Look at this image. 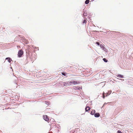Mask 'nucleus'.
<instances>
[{
    "label": "nucleus",
    "mask_w": 133,
    "mask_h": 133,
    "mask_svg": "<svg viewBox=\"0 0 133 133\" xmlns=\"http://www.w3.org/2000/svg\"><path fill=\"white\" fill-rule=\"evenodd\" d=\"M23 52L22 50H19L18 53V57H21L23 55Z\"/></svg>",
    "instance_id": "obj_1"
},
{
    "label": "nucleus",
    "mask_w": 133,
    "mask_h": 133,
    "mask_svg": "<svg viewBox=\"0 0 133 133\" xmlns=\"http://www.w3.org/2000/svg\"><path fill=\"white\" fill-rule=\"evenodd\" d=\"M70 83H71V84H73L74 85H76L78 83V81H70Z\"/></svg>",
    "instance_id": "obj_2"
},
{
    "label": "nucleus",
    "mask_w": 133,
    "mask_h": 133,
    "mask_svg": "<svg viewBox=\"0 0 133 133\" xmlns=\"http://www.w3.org/2000/svg\"><path fill=\"white\" fill-rule=\"evenodd\" d=\"M43 119L46 121H49V119L47 117V116L46 115H44L43 116Z\"/></svg>",
    "instance_id": "obj_3"
},
{
    "label": "nucleus",
    "mask_w": 133,
    "mask_h": 133,
    "mask_svg": "<svg viewBox=\"0 0 133 133\" xmlns=\"http://www.w3.org/2000/svg\"><path fill=\"white\" fill-rule=\"evenodd\" d=\"M94 116L96 117H99L100 116L99 114L98 113H96L94 114Z\"/></svg>",
    "instance_id": "obj_4"
},
{
    "label": "nucleus",
    "mask_w": 133,
    "mask_h": 133,
    "mask_svg": "<svg viewBox=\"0 0 133 133\" xmlns=\"http://www.w3.org/2000/svg\"><path fill=\"white\" fill-rule=\"evenodd\" d=\"M116 76L119 78H123L124 76L123 75H122L121 74H119L117 75H116Z\"/></svg>",
    "instance_id": "obj_5"
},
{
    "label": "nucleus",
    "mask_w": 133,
    "mask_h": 133,
    "mask_svg": "<svg viewBox=\"0 0 133 133\" xmlns=\"http://www.w3.org/2000/svg\"><path fill=\"white\" fill-rule=\"evenodd\" d=\"M90 109V107H86L85 108V110L86 111H87Z\"/></svg>",
    "instance_id": "obj_6"
},
{
    "label": "nucleus",
    "mask_w": 133,
    "mask_h": 133,
    "mask_svg": "<svg viewBox=\"0 0 133 133\" xmlns=\"http://www.w3.org/2000/svg\"><path fill=\"white\" fill-rule=\"evenodd\" d=\"M95 110H93L91 112V115H93L95 113Z\"/></svg>",
    "instance_id": "obj_7"
},
{
    "label": "nucleus",
    "mask_w": 133,
    "mask_h": 133,
    "mask_svg": "<svg viewBox=\"0 0 133 133\" xmlns=\"http://www.w3.org/2000/svg\"><path fill=\"white\" fill-rule=\"evenodd\" d=\"M8 60V61L9 63H10L11 61V59L9 57H7L6 58V60Z\"/></svg>",
    "instance_id": "obj_8"
},
{
    "label": "nucleus",
    "mask_w": 133,
    "mask_h": 133,
    "mask_svg": "<svg viewBox=\"0 0 133 133\" xmlns=\"http://www.w3.org/2000/svg\"><path fill=\"white\" fill-rule=\"evenodd\" d=\"M84 14H83V16H87V13L86 12H85V11H84Z\"/></svg>",
    "instance_id": "obj_9"
},
{
    "label": "nucleus",
    "mask_w": 133,
    "mask_h": 133,
    "mask_svg": "<svg viewBox=\"0 0 133 133\" xmlns=\"http://www.w3.org/2000/svg\"><path fill=\"white\" fill-rule=\"evenodd\" d=\"M89 0H86L85 2V3L86 4H88L89 3Z\"/></svg>",
    "instance_id": "obj_10"
},
{
    "label": "nucleus",
    "mask_w": 133,
    "mask_h": 133,
    "mask_svg": "<svg viewBox=\"0 0 133 133\" xmlns=\"http://www.w3.org/2000/svg\"><path fill=\"white\" fill-rule=\"evenodd\" d=\"M67 84L69 86L71 85V83H70V81H68L67 82Z\"/></svg>",
    "instance_id": "obj_11"
},
{
    "label": "nucleus",
    "mask_w": 133,
    "mask_h": 133,
    "mask_svg": "<svg viewBox=\"0 0 133 133\" xmlns=\"http://www.w3.org/2000/svg\"><path fill=\"white\" fill-rule=\"evenodd\" d=\"M103 60L105 62H108V60L105 58H103Z\"/></svg>",
    "instance_id": "obj_12"
},
{
    "label": "nucleus",
    "mask_w": 133,
    "mask_h": 133,
    "mask_svg": "<svg viewBox=\"0 0 133 133\" xmlns=\"http://www.w3.org/2000/svg\"><path fill=\"white\" fill-rule=\"evenodd\" d=\"M76 88H75V89H78V90H80V89H81V88L80 87H76Z\"/></svg>",
    "instance_id": "obj_13"
},
{
    "label": "nucleus",
    "mask_w": 133,
    "mask_h": 133,
    "mask_svg": "<svg viewBox=\"0 0 133 133\" xmlns=\"http://www.w3.org/2000/svg\"><path fill=\"white\" fill-rule=\"evenodd\" d=\"M100 46L101 48H102L103 49L104 47L101 44L100 45Z\"/></svg>",
    "instance_id": "obj_14"
},
{
    "label": "nucleus",
    "mask_w": 133,
    "mask_h": 133,
    "mask_svg": "<svg viewBox=\"0 0 133 133\" xmlns=\"http://www.w3.org/2000/svg\"><path fill=\"white\" fill-rule=\"evenodd\" d=\"M62 74L63 75V76H66V74L65 73H64V72H62Z\"/></svg>",
    "instance_id": "obj_15"
},
{
    "label": "nucleus",
    "mask_w": 133,
    "mask_h": 133,
    "mask_svg": "<svg viewBox=\"0 0 133 133\" xmlns=\"http://www.w3.org/2000/svg\"><path fill=\"white\" fill-rule=\"evenodd\" d=\"M103 49L105 51H107V50L105 48H104H104H103Z\"/></svg>",
    "instance_id": "obj_16"
},
{
    "label": "nucleus",
    "mask_w": 133,
    "mask_h": 133,
    "mask_svg": "<svg viewBox=\"0 0 133 133\" xmlns=\"http://www.w3.org/2000/svg\"><path fill=\"white\" fill-rule=\"evenodd\" d=\"M86 21L85 19H84L83 22V23L84 24V23H86Z\"/></svg>",
    "instance_id": "obj_17"
},
{
    "label": "nucleus",
    "mask_w": 133,
    "mask_h": 133,
    "mask_svg": "<svg viewBox=\"0 0 133 133\" xmlns=\"http://www.w3.org/2000/svg\"><path fill=\"white\" fill-rule=\"evenodd\" d=\"M63 83H64V86H65L66 85H67V82H64Z\"/></svg>",
    "instance_id": "obj_18"
},
{
    "label": "nucleus",
    "mask_w": 133,
    "mask_h": 133,
    "mask_svg": "<svg viewBox=\"0 0 133 133\" xmlns=\"http://www.w3.org/2000/svg\"><path fill=\"white\" fill-rule=\"evenodd\" d=\"M118 133H123L121 132V131L120 130H118L117 131Z\"/></svg>",
    "instance_id": "obj_19"
},
{
    "label": "nucleus",
    "mask_w": 133,
    "mask_h": 133,
    "mask_svg": "<svg viewBox=\"0 0 133 133\" xmlns=\"http://www.w3.org/2000/svg\"><path fill=\"white\" fill-rule=\"evenodd\" d=\"M96 43L98 45H99V43L98 42H97Z\"/></svg>",
    "instance_id": "obj_20"
},
{
    "label": "nucleus",
    "mask_w": 133,
    "mask_h": 133,
    "mask_svg": "<svg viewBox=\"0 0 133 133\" xmlns=\"http://www.w3.org/2000/svg\"><path fill=\"white\" fill-rule=\"evenodd\" d=\"M104 93L103 94V98H104V97H105V96L104 95Z\"/></svg>",
    "instance_id": "obj_21"
},
{
    "label": "nucleus",
    "mask_w": 133,
    "mask_h": 133,
    "mask_svg": "<svg viewBox=\"0 0 133 133\" xmlns=\"http://www.w3.org/2000/svg\"><path fill=\"white\" fill-rule=\"evenodd\" d=\"M107 95L106 96H107V95H109V94H108V93L107 92Z\"/></svg>",
    "instance_id": "obj_22"
},
{
    "label": "nucleus",
    "mask_w": 133,
    "mask_h": 133,
    "mask_svg": "<svg viewBox=\"0 0 133 133\" xmlns=\"http://www.w3.org/2000/svg\"><path fill=\"white\" fill-rule=\"evenodd\" d=\"M120 80H122L123 81H124V79H120Z\"/></svg>",
    "instance_id": "obj_23"
},
{
    "label": "nucleus",
    "mask_w": 133,
    "mask_h": 133,
    "mask_svg": "<svg viewBox=\"0 0 133 133\" xmlns=\"http://www.w3.org/2000/svg\"><path fill=\"white\" fill-rule=\"evenodd\" d=\"M109 92H110V94L111 92V91H110Z\"/></svg>",
    "instance_id": "obj_24"
},
{
    "label": "nucleus",
    "mask_w": 133,
    "mask_h": 133,
    "mask_svg": "<svg viewBox=\"0 0 133 133\" xmlns=\"http://www.w3.org/2000/svg\"><path fill=\"white\" fill-rule=\"evenodd\" d=\"M86 101H87V100H86V101H85V102H86Z\"/></svg>",
    "instance_id": "obj_25"
},
{
    "label": "nucleus",
    "mask_w": 133,
    "mask_h": 133,
    "mask_svg": "<svg viewBox=\"0 0 133 133\" xmlns=\"http://www.w3.org/2000/svg\"><path fill=\"white\" fill-rule=\"evenodd\" d=\"M86 101H87V100H86V101H85V102H86Z\"/></svg>",
    "instance_id": "obj_26"
}]
</instances>
